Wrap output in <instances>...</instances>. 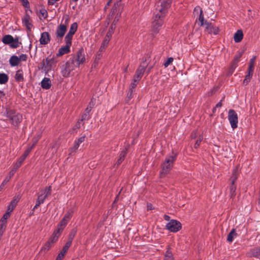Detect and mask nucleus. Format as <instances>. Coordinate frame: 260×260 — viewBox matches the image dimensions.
Listing matches in <instances>:
<instances>
[{
    "mask_svg": "<svg viewBox=\"0 0 260 260\" xmlns=\"http://www.w3.org/2000/svg\"><path fill=\"white\" fill-rule=\"evenodd\" d=\"M172 0H159L156 4L154 15L156 18H162L168 13Z\"/></svg>",
    "mask_w": 260,
    "mask_h": 260,
    "instance_id": "obj_1",
    "label": "nucleus"
},
{
    "mask_svg": "<svg viewBox=\"0 0 260 260\" xmlns=\"http://www.w3.org/2000/svg\"><path fill=\"white\" fill-rule=\"evenodd\" d=\"M177 154L178 152L175 150L173 149L172 154L166 157L164 162L162 165V170L160 172L161 177H164L171 171Z\"/></svg>",
    "mask_w": 260,
    "mask_h": 260,
    "instance_id": "obj_2",
    "label": "nucleus"
},
{
    "mask_svg": "<svg viewBox=\"0 0 260 260\" xmlns=\"http://www.w3.org/2000/svg\"><path fill=\"white\" fill-rule=\"evenodd\" d=\"M197 10L200 11L199 21L200 23V25L204 26L209 34L217 35L218 32V28L214 26L211 23H209L207 21H204L203 11L199 7L195 8L194 11Z\"/></svg>",
    "mask_w": 260,
    "mask_h": 260,
    "instance_id": "obj_3",
    "label": "nucleus"
},
{
    "mask_svg": "<svg viewBox=\"0 0 260 260\" xmlns=\"http://www.w3.org/2000/svg\"><path fill=\"white\" fill-rule=\"evenodd\" d=\"M6 116L8 118L13 125H17L22 119V115L13 109H7Z\"/></svg>",
    "mask_w": 260,
    "mask_h": 260,
    "instance_id": "obj_4",
    "label": "nucleus"
},
{
    "mask_svg": "<svg viewBox=\"0 0 260 260\" xmlns=\"http://www.w3.org/2000/svg\"><path fill=\"white\" fill-rule=\"evenodd\" d=\"M239 166H237L233 170L232 175L231 177L230 180L231 182V185L230 186V198L234 199L236 196V185L235 184V182L238 178L239 175L238 172Z\"/></svg>",
    "mask_w": 260,
    "mask_h": 260,
    "instance_id": "obj_5",
    "label": "nucleus"
},
{
    "mask_svg": "<svg viewBox=\"0 0 260 260\" xmlns=\"http://www.w3.org/2000/svg\"><path fill=\"white\" fill-rule=\"evenodd\" d=\"M122 11V9L119 7L118 4L114 5L110 14V16L114 18L111 25H114L116 27L117 23L121 17Z\"/></svg>",
    "mask_w": 260,
    "mask_h": 260,
    "instance_id": "obj_6",
    "label": "nucleus"
},
{
    "mask_svg": "<svg viewBox=\"0 0 260 260\" xmlns=\"http://www.w3.org/2000/svg\"><path fill=\"white\" fill-rule=\"evenodd\" d=\"M2 42L5 44H8L12 48H16L19 46L21 44L19 42L18 38H14L11 35H7L3 37Z\"/></svg>",
    "mask_w": 260,
    "mask_h": 260,
    "instance_id": "obj_7",
    "label": "nucleus"
},
{
    "mask_svg": "<svg viewBox=\"0 0 260 260\" xmlns=\"http://www.w3.org/2000/svg\"><path fill=\"white\" fill-rule=\"evenodd\" d=\"M69 22L68 16L66 17L64 23L60 24L56 28V35L58 39H61L67 31V25Z\"/></svg>",
    "mask_w": 260,
    "mask_h": 260,
    "instance_id": "obj_8",
    "label": "nucleus"
},
{
    "mask_svg": "<svg viewBox=\"0 0 260 260\" xmlns=\"http://www.w3.org/2000/svg\"><path fill=\"white\" fill-rule=\"evenodd\" d=\"M228 119L231 125V127L235 129L237 127L238 122V117L236 111L230 109L228 112Z\"/></svg>",
    "mask_w": 260,
    "mask_h": 260,
    "instance_id": "obj_9",
    "label": "nucleus"
},
{
    "mask_svg": "<svg viewBox=\"0 0 260 260\" xmlns=\"http://www.w3.org/2000/svg\"><path fill=\"white\" fill-rule=\"evenodd\" d=\"M166 229L171 232H177L181 230V223L174 219L171 220L166 225Z\"/></svg>",
    "mask_w": 260,
    "mask_h": 260,
    "instance_id": "obj_10",
    "label": "nucleus"
},
{
    "mask_svg": "<svg viewBox=\"0 0 260 260\" xmlns=\"http://www.w3.org/2000/svg\"><path fill=\"white\" fill-rule=\"evenodd\" d=\"M146 59H145L141 63L138 69L136 70L134 78L138 79L139 81L140 80L147 66V64L146 63Z\"/></svg>",
    "mask_w": 260,
    "mask_h": 260,
    "instance_id": "obj_11",
    "label": "nucleus"
},
{
    "mask_svg": "<svg viewBox=\"0 0 260 260\" xmlns=\"http://www.w3.org/2000/svg\"><path fill=\"white\" fill-rule=\"evenodd\" d=\"M85 61V55L83 48H81L77 53V56L74 60L72 61H74V65L79 66L80 64H82Z\"/></svg>",
    "mask_w": 260,
    "mask_h": 260,
    "instance_id": "obj_12",
    "label": "nucleus"
},
{
    "mask_svg": "<svg viewBox=\"0 0 260 260\" xmlns=\"http://www.w3.org/2000/svg\"><path fill=\"white\" fill-rule=\"evenodd\" d=\"M64 41L66 45L59 49L58 53H57V56H62L65 54L68 53L70 51L72 41L68 40H64Z\"/></svg>",
    "mask_w": 260,
    "mask_h": 260,
    "instance_id": "obj_13",
    "label": "nucleus"
},
{
    "mask_svg": "<svg viewBox=\"0 0 260 260\" xmlns=\"http://www.w3.org/2000/svg\"><path fill=\"white\" fill-rule=\"evenodd\" d=\"M243 53V52L242 51L239 52L237 54L235 55L234 59L231 64V66L230 67L229 75H231L233 74V72L234 71L235 69L236 68L237 66L238 63L240 61V58L242 56Z\"/></svg>",
    "mask_w": 260,
    "mask_h": 260,
    "instance_id": "obj_14",
    "label": "nucleus"
},
{
    "mask_svg": "<svg viewBox=\"0 0 260 260\" xmlns=\"http://www.w3.org/2000/svg\"><path fill=\"white\" fill-rule=\"evenodd\" d=\"M162 23L163 21L162 20V18H156L155 17V16L154 15V21H153L152 24V31L155 33H157L161 25H162Z\"/></svg>",
    "mask_w": 260,
    "mask_h": 260,
    "instance_id": "obj_15",
    "label": "nucleus"
},
{
    "mask_svg": "<svg viewBox=\"0 0 260 260\" xmlns=\"http://www.w3.org/2000/svg\"><path fill=\"white\" fill-rule=\"evenodd\" d=\"M78 25L76 22H74L71 25L69 31L66 36L64 40H68L72 41L73 35L77 31Z\"/></svg>",
    "mask_w": 260,
    "mask_h": 260,
    "instance_id": "obj_16",
    "label": "nucleus"
},
{
    "mask_svg": "<svg viewBox=\"0 0 260 260\" xmlns=\"http://www.w3.org/2000/svg\"><path fill=\"white\" fill-rule=\"evenodd\" d=\"M74 61H69L66 63L63 69L62 70V74L63 76L67 77L70 75L71 71L74 69Z\"/></svg>",
    "mask_w": 260,
    "mask_h": 260,
    "instance_id": "obj_17",
    "label": "nucleus"
},
{
    "mask_svg": "<svg viewBox=\"0 0 260 260\" xmlns=\"http://www.w3.org/2000/svg\"><path fill=\"white\" fill-rule=\"evenodd\" d=\"M21 198V196L19 195H18L17 196H15L13 200L11 202L10 205L8 207V211H9L10 212H12L15 207L16 206L18 202L20 200Z\"/></svg>",
    "mask_w": 260,
    "mask_h": 260,
    "instance_id": "obj_18",
    "label": "nucleus"
},
{
    "mask_svg": "<svg viewBox=\"0 0 260 260\" xmlns=\"http://www.w3.org/2000/svg\"><path fill=\"white\" fill-rule=\"evenodd\" d=\"M22 23L28 30L31 29L32 25L31 23L30 18L28 14H26L24 15L22 18Z\"/></svg>",
    "mask_w": 260,
    "mask_h": 260,
    "instance_id": "obj_19",
    "label": "nucleus"
},
{
    "mask_svg": "<svg viewBox=\"0 0 260 260\" xmlns=\"http://www.w3.org/2000/svg\"><path fill=\"white\" fill-rule=\"evenodd\" d=\"M50 41V36L47 32H44L41 34V37L40 39L41 44L46 45Z\"/></svg>",
    "mask_w": 260,
    "mask_h": 260,
    "instance_id": "obj_20",
    "label": "nucleus"
},
{
    "mask_svg": "<svg viewBox=\"0 0 260 260\" xmlns=\"http://www.w3.org/2000/svg\"><path fill=\"white\" fill-rule=\"evenodd\" d=\"M51 81L48 78H44L41 82V86L43 89H48L51 87Z\"/></svg>",
    "mask_w": 260,
    "mask_h": 260,
    "instance_id": "obj_21",
    "label": "nucleus"
},
{
    "mask_svg": "<svg viewBox=\"0 0 260 260\" xmlns=\"http://www.w3.org/2000/svg\"><path fill=\"white\" fill-rule=\"evenodd\" d=\"M53 62V60L52 59L47 58L43 60V67L46 70L48 71L51 69Z\"/></svg>",
    "mask_w": 260,
    "mask_h": 260,
    "instance_id": "obj_22",
    "label": "nucleus"
},
{
    "mask_svg": "<svg viewBox=\"0 0 260 260\" xmlns=\"http://www.w3.org/2000/svg\"><path fill=\"white\" fill-rule=\"evenodd\" d=\"M68 222L69 221L66 220L65 218H62L58 224L57 229L56 230H57V232L61 233Z\"/></svg>",
    "mask_w": 260,
    "mask_h": 260,
    "instance_id": "obj_23",
    "label": "nucleus"
},
{
    "mask_svg": "<svg viewBox=\"0 0 260 260\" xmlns=\"http://www.w3.org/2000/svg\"><path fill=\"white\" fill-rule=\"evenodd\" d=\"M60 232H57V230L54 231L53 232L52 235L48 240L49 242H50V243L52 244L56 242V241L57 240L60 234Z\"/></svg>",
    "mask_w": 260,
    "mask_h": 260,
    "instance_id": "obj_24",
    "label": "nucleus"
},
{
    "mask_svg": "<svg viewBox=\"0 0 260 260\" xmlns=\"http://www.w3.org/2000/svg\"><path fill=\"white\" fill-rule=\"evenodd\" d=\"M243 37V34L242 30H238L234 35V41L237 42L241 41Z\"/></svg>",
    "mask_w": 260,
    "mask_h": 260,
    "instance_id": "obj_25",
    "label": "nucleus"
},
{
    "mask_svg": "<svg viewBox=\"0 0 260 260\" xmlns=\"http://www.w3.org/2000/svg\"><path fill=\"white\" fill-rule=\"evenodd\" d=\"M19 59L16 55L12 56L9 59V63L12 67L17 66L19 63Z\"/></svg>",
    "mask_w": 260,
    "mask_h": 260,
    "instance_id": "obj_26",
    "label": "nucleus"
},
{
    "mask_svg": "<svg viewBox=\"0 0 260 260\" xmlns=\"http://www.w3.org/2000/svg\"><path fill=\"white\" fill-rule=\"evenodd\" d=\"M164 260H174L173 255L170 251V247L169 246L164 255Z\"/></svg>",
    "mask_w": 260,
    "mask_h": 260,
    "instance_id": "obj_27",
    "label": "nucleus"
},
{
    "mask_svg": "<svg viewBox=\"0 0 260 260\" xmlns=\"http://www.w3.org/2000/svg\"><path fill=\"white\" fill-rule=\"evenodd\" d=\"M127 152V149L126 148H125L123 150L121 151V152L120 154L119 158L117 160V165H119L124 159L125 156L126 155Z\"/></svg>",
    "mask_w": 260,
    "mask_h": 260,
    "instance_id": "obj_28",
    "label": "nucleus"
},
{
    "mask_svg": "<svg viewBox=\"0 0 260 260\" xmlns=\"http://www.w3.org/2000/svg\"><path fill=\"white\" fill-rule=\"evenodd\" d=\"M115 28H116V27H115V26H114V25H111L105 39L110 41V38H111L112 34H113L114 30H115Z\"/></svg>",
    "mask_w": 260,
    "mask_h": 260,
    "instance_id": "obj_29",
    "label": "nucleus"
},
{
    "mask_svg": "<svg viewBox=\"0 0 260 260\" xmlns=\"http://www.w3.org/2000/svg\"><path fill=\"white\" fill-rule=\"evenodd\" d=\"M236 236V230L234 229H232L228 235L227 241L229 242H232L233 241L234 237Z\"/></svg>",
    "mask_w": 260,
    "mask_h": 260,
    "instance_id": "obj_30",
    "label": "nucleus"
},
{
    "mask_svg": "<svg viewBox=\"0 0 260 260\" xmlns=\"http://www.w3.org/2000/svg\"><path fill=\"white\" fill-rule=\"evenodd\" d=\"M89 112H90V109H86L84 113L82 115L80 120L81 121H83L84 120H88L90 118Z\"/></svg>",
    "mask_w": 260,
    "mask_h": 260,
    "instance_id": "obj_31",
    "label": "nucleus"
},
{
    "mask_svg": "<svg viewBox=\"0 0 260 260\" xmlns=\"http://www.w3.org/2000/svg\"><path fill=\"white\" fill-rule=\"evenodd\" d=\"M32 147H30L27 148L25 152H24L23 154L19 158V161H21L22 163L24 161L26 157L28 156L29 153L31 151Z\"/></svg>",
    "mask_w": 260,
    "mask_h": 260,
    "instance_id": "obj_32",
    "label": "nucleus"
},
{
    "mask_svg": "<svg viewBox=\"0 0 260 260\" xmlns=\"http://www.w3.org/2000/svg\"><path fill=\"white\" fill-rule=\"evenodd\" d=\"M9 78L7 74L5 73L0 74V84H3L6 83L8 81Z\"/></svg>",
    "mask_w": 260,
    "mask_h": 260,
    "instance_id": "obj_33",
    "label": "nucleus"
},
{
    "mask_svg": "<svg viewBox=\"0 0 260 260\" xmlns=\"http://www.w3.org/2000/svg\"><path fill=\"white\" fill-rule=\"evenodd\" d=\"M255 59L256 56H254L250 60V63L248 70L249 72H253Z\"/></svg>",
    "mask_w": 260,
    "mask_h": 260,
    "instance_id": "obj_34",
    "label": "nucleus"
},
{
    "mask_svg": "<svg viewBox=\"0 0 260 260\" xmlns=\"http://www.w3.org/2000/svg\"><path fill=\"white\" fill-rule=\"evenodd\" d=\"M15 79L16 81L19 82L23 80V74L21 71L18 70L17 71L15 75Z\"/></svg>",
    "mask_w": 260,
    "mask_h": 260,
    "instance_id": "obj_35",
    "label": "nucleus"
},
{
    "mask_svg": "<svg viewBox=\"0 0 260 260\" xmlns=\"http://www.w3.org/2000/svg\"><path fill=\"white\" fill-rule=\"evenodd\" d=\"M248 72V74L245 76V79L243 81V84L245 85L249 82L253 75L252 72H249V71Z\"/></svg>",
    "mask_w": 260,
    "mask_h": 260,
    "instance_id": "obj_36",
    "label": "nucleus"
},
{
    "mask_svg": "<svg viewBox=\"0 0 260 260\" xmlns=\"http://www.w3.org/2000/svg\"><path fill=\"white\" fill-rule=\"evenodd\" d=\"M252 255L260 259V248H256L252 250Z\"/></svg>",
    "mask_w": 260,
    "mask_h": 260,
    "instance_id": "obj_37",
    "label": "nucleus"
},
{
    "mask_svg": "<svg viewBox=\"0 0 260 260\" xmlns=\"http://www.w3.org/2000/svg\"><path fill=\"white\" fill-rule=\"evenodd\" d=\"M52 244L50 243V242H47L45 245L42 247L41 248V251H44L45 252H46L49 248L52 246Z\"/></svg>",
    "mask_w": 260,
    "mask_h": 260,
    "instance_id": "obj_38",
    "label": "nucleus"
},
{
    "mask_svg": "<svg viewBox=\"0 0 260 260\" xmlns=\"http://www.w3.org/2000/svg\"><path fill=\"white\" fill-rule=\"evenodd\" d=\"M109 41L105 39L103 41L100 48V49H99V52H103L105 49L107 47L108 43H109Z\"/></svg>",
    "mask_w": 260,
    "mask_h": 260,
    "instance_id": "obj_39",
    "label": "nucleus"
},
{
    "mask_svg": "<svg viewBox=\"0 0 260 260\" xmlns=\"http://www.w3.org/2000/svg\"><path fill=\"white\" fill-rule=\"evenodd\" d=\"M6 228V223L0 221V237H2Z\"/></svg>",
    "mask_w": 260,
    "mask_h": 260,
    "instance_id": "obj_40",
    "label": "nucleus"
},
{
    "mask_svg": "<svg viewBox=\"0 0 260 260\" xmlns=\"http://www.w3.org/2000/svg\"><path fill=\"white\" fill-rule=\"evenodd\" d=\"M77 229H73L72 230L71 233H70L69 235V238H68V240L71 241H73V240L74 239L75 236V235L77 233Z\"/></svg>",
    "mask_w": 260,
    "mask_h": 260,
    "instance_id": "obj_41",
    "label": "nucleus"
},
{
    "mask_svg": "<svg viewBox=\"0 0 260 260\" xmlns=\"http://www.w3.org/2000/svg\"><path fill=\"white\" fill-rule=\"evenodd\" d=\"M139 81L138 79H136L135 78L133 79V81L131 83L129 90L132 91H134L135 88L137 86L138 82Z\"/></svg>",
    "mask_w": 260,
    "mask_h": 260,
    "instance_id": "obj_42",
    "label": "nucleus"
},
{
    "mask_svg": "<svg viewBox=\"0 0 260 260\" xmlns=\"http://www.w3.org/2000/svg\"><path fill=\"white\" fill-rule=\"evenodd\" d=\"M73 213V211H68L64 215L63 218H65L66 220H67L68 221H69L72 216Z\"/></svg>",
    "mask_w": 260,
    "mask_h": 260,
    "instance_id": "obj_43",
    "label": "nucleus"
},
{
    "mask_svg": "<svg viewBox=\"0 0 260 260\" xmlns=\"http://www.w3.org/2000/svg\"><path fill=\"white\" fill-rule=\"evenodd\" d=\"M22 164V163L21 161H19V160L17 162H16L14 165L13 168L11 170V172H13V171L16 172L17 170V169L21 166Z\"/></svg>",
    "mask_w": 260,
    "mask_h": 260,
    "instance_id": "obj_44",
    "label": "nucleus"
},
{
    "mask_svg": "<svg viewBox=\"0 0 260 260\" xmlns=\"http://www.w3.org/2000/svg\"><path fill=\"white\" fill-rule=\"evenodd\" d=\"M10 212L9 211H8L7 212H6V213L4 214V215H3V216L2 218V219L1 220V221H3V222H4L7 223V221H6V220H7V219L10 217Z\"/></svg>",
    "mask_w": 260,
    "mask_h": 260,
    "instance_id": "obj_45",
    "label": "nucleus"
},
{
    "mask_svg": "<svg viewBox=\"0 0 260 260\" xmlns=\"http://www.w3.org/2000/svg\"><path fill=\"white\" fill-rule=\"evenodd\" d=\"M85 140V136H82L78 139L77 141L75 143V146H79L81 145V143L83 142Z\"/></svg>",
    "mask_w": 260,
    "mask_h": 260,
    "instance_id": "obj_46",
    "label": "nucleus"
},
{
    "mask_svg": "<svg viewBox=\"0 0 260 260\" xmlns=\"http://www.w3.org/2000/svg\"><path fill=\"white\" fill-rule=\"evenodd\" d=\"M174 60L173 57H169L164 63L165 68L168 67Z\"/></svg>",
    "mask_w": 260,
    "mask_h": 260,
    "instance_id": "obj_47",
    "label": "nucleus"
},
{
    "mask_svg": "<svg viewBox=\"0 0 260 260\" xmlns=\"http://www.w3.org/2000/svg\"><path fill=\"white\" fill-rule=\"evenodd\" d=\"M45 192L46 193V194L45 196H47V197H48V196L50 195L51 194V187L50 186L49 187H47L45 189Z\"/></svg>",
    "mask_w": 260,
    "mask_h": 260,
    "instance_id": "obj_48",
    "label": "nucleus"
},
{
    "mask_svg": "<svg viewBox=\"0 0 260 260\" xmlns=\"http://www.w3.org/2000/svg\"><path fill=\"white\" fill-rule=\"evenodd\" d=\"M22 5L25 8L29 7V4L27 0H21Z\"/></svg>",
    "mask_w": 260,
    "mask_h": 260,
    "instance_id": "obj_49",
    "label": "nucleus"
},
{
    "mask_svg": "<svg viewBox=\"0 0 260 260\" xmlns=\"http://www.w3.org/2000/svg\"><path fill=\"white\" fill-rule=\"evenodd\" d=\"M47 196H44L43 194H40L38 196V200L40 201H42V203H44L45 200L47 198Z\"/></svg>",
    "mask_w": 260,
    "mask_h": 260,
    "instance_id": "obj_50",
    "label": "nucleus"
},
{
    "mask_svg": "<svg viewBox=\"0 0 260 260\" xmlns=\"http://www.w3.org/2000/svg\"><path fill=\"white\" fill-rule=\"evenodd\" d=\"M41 204H43L42 203V201H40L39 200H38L37 199V200L36 201V205L34 206V207L33 208V209H32V211H34L36 209L38 208L40 206V205Z\"/></svg>",
    "mask_w": 260,
    "mask_h": 260,
    "instance_id": "obj_51",
    "label": "nucleus"
},
{
    "mask_svg": "<svg viewBox=\"0 0 260 260\" xmlns=\"http://www.w3.org/2000/svg\"><path fill=\"white\" fill-rule=\"evenodd\" d=\"M27 56L26 54H21L19 57H18V59H19V62L20 61H26L27 59Z\"/></svg>",
    "mask_w": 260,
    "mask_h": 260,
    "instance_id": "obj_52",
    "label": "nucleus"
},
{
    "mask_svg": "<svg viewBox=\"0 0 260 260\" xmlns=\"http://www.w3.org/2000/svg\"><path fill=\"white\" fill-rule=\"evenodd\" d=\"M64 257V255L63 253L59 252L57 255L55 260H62Z\"/></svg>",
    "mask_w": 260,
    "mask_h": 260,
    "instance_id": "obj_53",
    "label": "nucleus"
},
{
    "mask_svg": "<svg viewBox=\"0 0 260 260\" xmlns=\"http://www.w3.org/2000/svg\"><path fill=\"white\" fill-rule=\"evenodd\" d=\"M81 121L80 120V119H79L76 124V125H75V126L74 127V128H73V129L75 130L76 129L79 128L81 127Z\"/></svg>",
    "mask_w": 260,
    "mask_h": 260,
    "instance_id": "obj_54",
    "label": "nucleus"
},
{
    "mask_svg": "<svg viewBox=\"0 0 260 260\" xmlns=\"http://www.w3.org/2000/svg\"><path fill=\"white\" fill-rule=\"evenodd\" d=\"M40 13L42 14V16L44 18H46L47 15V12L45 9H42L40 10Z\"/></svg>",
    "mask_w": 260,
    "mask_h": 260,
    "instance_id": "obj_55",
    "label": "nucleus"
},
{
    "mask_svg": "<svg viewBox=\"0 0 260 260\" xmlns=\"http://www.w3.org/2000/svg\"><path fill=\"white\" fill-rule=\"evenodd\" d=\"M72 241H71L69 240H68L67 242H66L65 245L63 246L64 247H66L68 249L70 248L72 244Z\"/></svg>",
    "mask_w": 260,
    "mask_h": 260,
    "instance_id": "obj_56",
    "label": "nucleus"
},
{
    "mask_svg": "<svg viewBox=\"0 0 260 260\" xmlns=\"http://www.w3.org/2000/svg\"><path fill=\"white\" fill-rule=\"evenodd\" d=\"M9 181V179H6L4 181L2 182L1 185H0V190L2 189L5 186V185L6 184V183Z\"/></svg>",
    "mask_w": 260,
    "mask_h": 260,
    "instance_id": "obj_57",
    "label": "nucleus"
},
{
    "mask_svg": "<svg viewBox=\"0 0 260 260\" xmlns=\"http://www.w3.org/2000/svg\"><path fill=\"white\" fill-rule=\"evenodd\" d=\"M222 101V100H221L219 103H218L216 104V107L213 108V112H215L216 108L221 107L222 106V103H221Z\"/></svg>",
    "mask_w": 260,
    "mask_h": 260,
    "instance_id": "obj_58",
    "label": "nucleus"
},
{
    "mask_svg": "<svg viewBox=\"0 0 260 260\" xmlns=\"http://www.w3.org/2000/svg\"><path fill=\"white\" fill-rule=\"evenodd\" d=\"M134 91H132V90H128V94H127V98L130 100L132 99V96H133V93Z\"/></svg>",
    "mask_w": 260,
    "mask_h": 260,
    "instance_id": "obj_59",
    "label": "nucleus"
},
{
    "mask_svg": "<svg viewBox=\"0 0 260 260\" xmlns=\"http://www.w3.org/2000/svg\"><path fill=\"white\" fill-rule=\"evenodd\" d=\"M58 0H48V4L50 5H53Z\"/></svg>",
    "mask_w": 260,
    "mask_h": 260,
    "instance_id": "obj_60",
    "label": "nucleus"
},
{
    "mask_svg": "<svg viewBox=\"0 0 260 260\" xmlns=\"http://www.w3.org/2000/svg\"><path fill=\"white\" fill-rule=\"evenodd\" d=\"M68 250V249L66 247H63L62 250L60 251V252L63 253L65 255Z\"/></svg>",
    "mask_w": 260,
    "mask_h": 260,
    "instance_id": "obj_61",
    "label": "nucleus"
},
{
    "mask_svg": "<svg viewBox=\"0 0 260 260\" xmlns=\"http://www.w3.org/2000/svg\"><path fill=\"white\" fill-rule=\"evenodd\" d=\"M94 104L92 103V101H91V102L89 104L88 107L86 108V109H90V111L91 110Z\"/></svg>",
    "mask_w": 260,
    "mask_h": 260,
    "instance_id": "obj_62",
    "label": "nucleus"
},
{
    "mask_svg": "<svg viewBox=\"0 0 260 260\" xmlns=\"http://www.w3.org/2000/svg\"><path fill=\"white\" fill-rule=\"evenodd\" d=\"M147 210H151L153 209V205L151 203H148L147 205Z\"/></svg>",
    "mask_w": 260,
    "mask_h": 260,
    "instance_id": "obj_63",
    "label": "nucleus"
},
{
    "mask_svg": "<svg viewBox=\"0 0 260 260\" xmlns=\"http://www.w3.org/2000/svg\"><path fill=\"white\" fill-rule=\"evenodd\" d=\"M164 219L167 221L170 220V217L169 215H166V214H165L164 215Z\"/></svg>",
    "mask_w": 260,
    "mask_h": 260,
    "instance_id": "obj_64",
    "label": "nucleus"
}]
</instances>
